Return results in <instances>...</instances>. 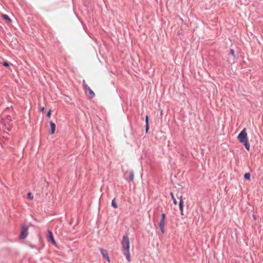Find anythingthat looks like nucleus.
Instances as JSON below:
<instances>
[{"instance_id":"f257e3e1","label":"nucleus","mask_w":263,"mask_h":263,"mask_svg":"<svg viewBox=\"0 0 263 263\" xmlns=\"http://www.w3.org/2000/svg\"><path fill=\"white\" fill-rule=\"evenodd\" d=\"M13 126L12 123L11 117L10 115H7L5 118H2L1 121L0 129H2L4 132L8 133L11 130Z\"/></svg>"},{"instance_id":"f03ea898","label":"nucleus","mask_w":263,"mask_h":263,"mask_svg":"<svg viewBox=\"0 0 263 263\" xmlns=\"http://www.w3.org/2000/svg\"><path fill=\"white\" fill-rule=\"evenodd\" d=\"M121 244L123 249V253L126 258L128 261H130V255L129 252L130 242L127 234H125L123 236Z\"/></svg>"},{"instance_id":"7ed1b4c3","label":"nucleus","mask_w":263,"mask_h":263,"mask_svg":"<svg viewBox=\"0 0 263 263\" xmlns=\"http://www.w3.org/2000/svg\"><path fill=\"white\" fill-rule=\"evenodd\" d=\"M237 139L241 143H242L244 145L245 148L248 151H249L250 145L248 141V136L246 128H243L237 136Z\"/></svg>"},{"instance_id":"20e7f679","label":"nucleus","mask_w":263,"mask_h":263,"mask_svg":"<svg viewBox=\"0 0 263 263\" xmlns=\"http://www.w3.org/2000/svg\"><path fill=\"white\" fill-rule=\"evenodd\" d=\"M28 228L29 227L26 224H23L21 227V231L20 235L21 239H25L28 235Z\"/></svg>"},{"instance_id":"39448f33","label":"nucleus","mask_w":263,"mask_h":263,"mask_svg":"<svg viewBox=\"0 0 263 263\" xmlns=\"http://www.w3.org/2000/svg\"><path fill=\"white\" fill-rule=\"evenodd\" d=\"M165 218L166 215L165 213H162L161 215V219L159 223V226L160 229V231L162 234H164L165 230H164V227L165 225Z\"/></svg>"},{"instance_id":"423d86ee","label":"nucleus","mask_w":263,"mask_h":263,"mask_svg":"<svg viewBox=\"0 0 263 263\" xmlns=\"http://www.w3.org/2000/svg\"><path fill=\"white\" fill-rule=\"evenodd\" d=\"M47 238H48V240L52 244H53V245L55 244V241L54 239L52 232L49 230H48Z\"/></svg>"},{"instance_id":"0eeeda50","label":"nucleus","mask_w":263,"mask_h":263,"mask_svg":"<svg viewBox=\"0 0 263 263\" xmlns=\"http://www.w3.org/2000/svg\"><path fill=\"white\" fill-rule=\"evenodd\" d=\"M100 251L101 252V254H102L103 258L106 259L107 260L108 262H110L109 257L108 255V252L106 250L100 248Z\"/></svg>"},{"instance_id":"6e6552de","label":"nucleus","mask_w":263,"mask_h":263,"mask_svg":"<svg viewBox=\"0 0 263 263\" xmlns=\"http://www.w3.org/2000/svg\"><path fill=\"white\" fill-rule=\"evenodd\" d=\"M49 124H50V131H49V133L51 135H52V134H53L54 133V132H55L56 125L52 121H50L49 122Z\"/></svg>"},{"instance_id":"1a4fd4ad","label":"nucleus","mask_w":263,"mask_h":263,"mask_svg":"<svg viewBox=\"0 0 263 263\" xmlns=\"http://www.w3.org/2000/svg\"><path fill=\"white\" fill-rule=\"evenodd\" d=\"M179 209L180 210L181 215H183V200L182 196H181L180 197V200H179Z\"/></svg>"},{"instance_id":"9d476101","label":"nucleus","mask_w":263,"mask_h":263,"mask_svg":"<svg viewBox=\"0 0 263 263\" xmlns=\"http://www.w3.org/2000/svg\"><path fill=\"white\" fill-rule=\"evenodd\" d=\"M145 132L146 133H147L149 130V118L148 115H146L145 118Z\"/></svg>"},{"instance_id":"9b49d317","label":"nucleus","mask_w":263,"mask_h":263,"mask_svg":"<svg viewBox=\"0 0 263 263\" xmlns=\"http://www.w3.org/2000/svg\"><path fill=\"white\" fill-rule=\"evenodd\" d=\"M2 65L5 67H9L10 65H12V64L11 63H9L7 61H4L2 62Z\"/></svg>"},{"instance_id":"f8f14e48","label":"nucleus","mask_w":263,"mask_h":263,"mask_svg":"<svg viewBox=\"0 0 263 263\" xmlns=\"http://www.w3.org/2000/svg\"><path fill=\"white\" fill-rule=\"evenodd\" d=\"M2 17L3 18L4 20H5V21H6L7 22H11L10 18L6 14H3Z\"/></svg>"},{"instance_id":"ddd939ff","label":"nucleus","mask_w":263,"mask_h":263,"mask_svg":"<svg viewBox=\"0 0 263 263\" xmlns=\"http://www.w3.org/2000/svg\"><path fill=\"white\" fill-rule=\"evenodd\" d=\"M111 205L112 206L115 208L117 209L118 208V205L116 203L115 198L113 199L111 201Z\"/></svg>"},{"instance_id":"4468645a","label":"nucleus","mask_w":263,"mask_h":263,"mask_svg":"<svg viewBox=\"0 0 263 263\" xmlns=\"http://www.w3.org/2000/svg\"><path fill=\"white\" fill-rule=\"evenodd\" d=\"M134 173L133 171H131L129 173V181H132L134 179Z\"/></svg>"},{"instance_id":"2eb2a0df","label":"nucleus","mask_w":263,"mask_h":263,"mask_svg":"<svg viewBox=\"0 0 263 263\" xmlns=\"http://www.w3.org/2000/svg\"><path fill=\"white\" fill-rule=\"evenodd\" d=\"M89 92V93L90 95V98L91 99V98H93L94 97H95V93L90 88H89L88 90H87Z\"/></svg>"},{"instance_id":"dca6fc26","label":"nucleus","mask_w":263,"mask_h":263,"mask_svg":"<svg viewBox=\"0 0 263 263\" xmlns=\"http://www.w3.org/2000/svg\"><path fill=\"white\" fill-rule=\"evenodd\" d=\"M244 178L246 180H250L251 179V174L250 173H246L244 175Z\"/></svg>"},{"instance_id":"f3484780","label":"nucleus","mask_w":263,"mask_h":263,"mask_svg":"<svg viewBox=\"0 0 263 263\" xmlns=\"http://www.w3.org/2000/svg\"><path fill=\"white\" fill-rule=\"evenodd\" d=\"M171 198L173 201V203L175 204H176L177 203V201L176 199V198H175L174 196V194L172 192L171 193Z\"/></svg>"},{"instance_id":"a211bd4d","label":"nucleus","mask_w":263,"mask_h":263,"mask_svg":"<svg viewBox=\"0 0 263 263\" xmlns=\"http://www.w3.org/2000/svg\"><path fill=\"white\" fill-rule=\"evenodd\" d=\"M83 88L85 90H88L89 88H90V87L87 85V84H86L84 80L83 81Z\"/></svg>"},{"instance_id":"6ab92c4d","label":"nucleus","mask_w":263,"mask_h":263,"mask_svg":"<svg viewBox=\"0 0 263 263\" xmlns=\"http://www.w3.org/2000/svg\"><path fill=\"white\" fill-rule=\"evenodd\" d=\"M27 198L30 200H32L33 199V196L32 194L30 192L27 193Z\"/></svg>"},{"instance_id":"aec40b11","label":"nucleus","mask_w":263,"mask_h":263,"mask_svg":"<svg viewBox=\"0 0 263 263\" xmlns=\"http://www.w3.org/2000/svg\"><path fill=\"white\" fill-rule=\"evenodd\" d=\"M230 53L233 57L234 58H235V55L234 54V49H231Z\"/></svg>"},{"instance_id":"412c9836","label":"nucleus","mask_w":263,"mask_h":263,"mask_svg":"<svg viewBox=\"0 0 263 263\" xmlns=\"http://www.w3.org/2000/svg\"><path fill=\"white\" fill-rule=\"evenodd\" d=\"M50 116H51V110H49L47 112V114H46V117H50Z\"/></svg>"},{"instance_id":"4be33fe9","label":"nucleus","mask_w":263,"mask_h":263,"mask_svg":"<svg viewBox=\"0 0 263 263\" xmlns=\"http://www.w3.org/2000/svg\"><path fill=\"white\" fill-rule=\"evenodd\" d=\"M44 109H45L44 107H41V109H40V110H41V111H42V112H44Z\"/></svg>"},{"instance_id":"5701e85b","label":"nucleus","mask_w":263,"mask_h":263,"mask_svg":"<svg viewBox=\"0 0 263 263\" xmlns=\"http://www.w3.org/2000/svg\"><path fill=\"white\" fill-rule=\"evenodd\" d=\"M253 217L254 219L256 220V218L254 215H253Z\"/></svg>"},{"instance_id":"b1692460","label":"nucleus","mask_w":263,"mask_h":263,"mask_svg":"<svg viewBox=\"0 0 263 263\" xmlns=\"http://www.w3.org/2000/svg\"><path fill=\"white\" fill-rule=\"evenodd\" d=\"M30 247L33 248L35 247V246L34 245H31Z\"/></svg>"}]
</instances>
